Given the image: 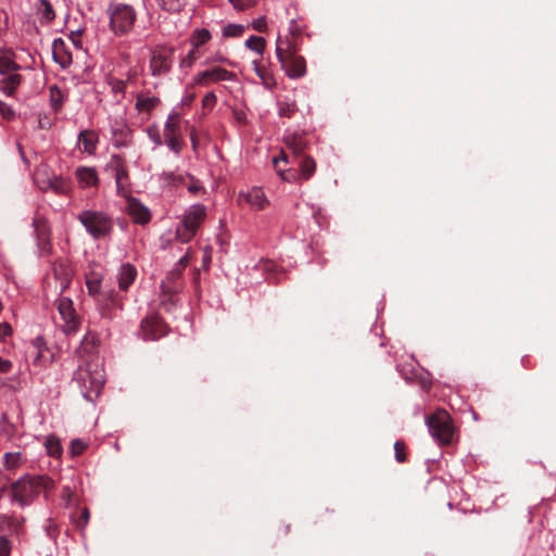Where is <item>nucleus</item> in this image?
<instances>
[{"instance_id":"nucleus-37","label":"nucleus","mask_w":556,"mask_h":556,"mask_svg":"<svg viewBox=\"0 0 556 556\" xmlns=\"http://www.w3.org/2000/svg\"><path fill=\"white\" fill-rule=\"evenodd\" d=\"M37 9L47 22H51L54 20L55 13L53 11L51 3L48 0H39Z\"/></svg>"},{"instance_id":"nucleus-12","label":"nucleus","mask_w":556,"mask_h":556,"mask_svg":"<svg viewBox=\"0 0 556 556\" xmlns=\"http://www.w3.org/2000/svg\"><path fill=\"white\" fill-rule=\"evenodd\" d=\"M99 345L100 340L97 333L87 332L80 342V345L76 350V355L80 363L84 361L100 359L99 357Z\"/></svg>"},{"instance_id":"nucleus-14","label":"nucleus","mask_w":556,"mask_h":556,"mask_svg":"<svg viewBox=\"0 0 556 556\" xmlns=\"http://www.w3.org/2000/svg\"><path fill=\"white\" fill-rule=\"evenodd\" d=\"M287 149L291 152V161L304 156L308 141L304 134H291L285 138Z\"/></svg>"},{"instance_id":"nucleus-19","label":"nucleus","mask_w":556,"mask_h":556,"mask_svg":"<svg viewBox=\"0 0 556 556\" xmlns=\"http://www.w3.org/2000/svg\"><path fill=\"white\" fill-rule=\"evenodd\" d=\"M280 162H285V163H290L291 162L292 163V161L290 160L289 154L287 152H285V151L281 152V155L279 157H274L273 159L274 167L276 168L277 174L280 176V178L282 180L291 182V181H295L299 178H301V175H300V173L296 169H293V168L281 169V168H279V163Z\"/></svg>"},{"instance_id":"nucleus-16","label":"nucleus","mask_w":556,"mask_h":556,"mask_svg":"<svg viewBox=\"0 0 556 556\" xmlns=\"http://www.w3.org/2000/svg\"><path fill=\"white\" fill-rule=\"evenodd\" d=\"M127 212L137 224H147L151 218L148 207L135 198L127 201Z\"/></svg>"},{"instance_id":"nucleus-49","label":"nucleus","mask_w":556,"mask_h":556,"mask_svg":"<svg viewBox=\"0 0 556 556\" xmlns=\"http://www.w3.org/2000/svg\"><path fill=\"white\" fill-rule=\"evenodd\" d=\"M90 519V513L87 508H84L80 513V516L76 520V525L79 529H84Z\"/></svg>"},{"instance_id":"nucleus-25","label":"nucleus","mask_w":556,"mask_h":556,"mask_svg":"<svg viewBox=\"0 0 556 556\" xmlns=\"http://www.w3.org/2000/svg\"><path fill=\"white\" fill-rule=\"evenodd\" d=\"M110 165L115 172V179L117 185H121L123 180L127 179L128 172L123 157L119 155H113Z\"/></svg>"},{"instance_id":"nucleus-17","label":"nucleus","mask_w":556,"mask_h":556,"mask_svg":"<svg viewBox=\"0 0 556 556\" xmlns=\"http://www.w3.org/2000/svg\"><path fill=\"white\" fill-rule=\"evenodd\" d=\"M182 288L181 274L179 269H172L162 281L161 289L164 294H177Z\"/></svg>"},{"instance_id":"nucleus-24","label":"nucleus","mask_w":556,"mask_h":556,"mask_svg":"<svg viewBox=\"0 0 556 556\" xmlns=\"http://www.w3.org/2000/svg\"><path fill=\"white\" fill-rule=\"evenodd\" d=\"M245 201L257 210H263L268 204V201L260 188H254L245 194H240Z\"/></svg>"},{"instance_id":"nucleus-7","label":"nucleus","mask_w":556,"mask_h":556,"mask_svg":"<svg viewBox=\"0 0 556 556\" xmlns=\"http://www.w3.org/2000/svg\"><path fill=\"white\" fill-rule=\"evenodd\" d=\"M431 435L441 444L452 442L454 427L450 415L445 410H438L427 419Z\"/></svg>"},{"instance_id":"nucleus-22","label":"nucleus","mask_w":556,"mask_h":556,"mask_svg":"<svg viewBox=\"0 0 556 556\" xmlns=\"http://www.w3.org/2000/svg\"><path fill=\"white\" fill-rule=\"evenodd\" d=\"M160 99L154 96H149L147 92H140L136 97V109L139 112L150 113L153 109H155L160 104Z\"/></svg>"},{"instance_id":"nucleus-29","label":"nucleus","mask_w":556,"mask_h":556,"mask_svg":"<svg viewBox=\"0 0 556 556\" xmlns=\"http://www.w3.org/2000/svg\"><path fill=\"white\" fill-rule=\"evenodd\" d=\"M212 38L210 30L205 28L195 29L191 36V45L194 49H199Z\"/></svg>"},{"instance_id":"nucleus-10","label":"nucleus","mask_w":556,"mask_h":556,"mask_svg":"<svg viewBox=\"0 0 556 556\" xmlns=\"http://www.w3.org/2000/svg\"><path fill=\"white\" fill-rule=\"evenodd\" d=\"M140 332L144 340H157L167 333V326L160 316L151 315L141 321Z\"/></svg>"},{"instance_id":"nucleus-63","label":"nucleus","mask_w":556,"mask_h":556,"mask_svg":"<svg viewBox=\"0 0 556 556\" xmlns=\"http://www.w3.org/2000/svg\"><path fill=\"white\" fill-rule=\"evenodd\" d=\"M170 177L173 178V182H174V184H177V185H179V184H185V178H184V177H181V176H177V177H175V176L172 174V175H170Z\"/></svg>"},{"instance_id":"nucleus-34","label":"nucleus","mask_w":556,"mask_h":556,"mask_svg":"<svg viewBox=\"0 0 556 556\" xmlns=\"http://www.w3.org/2000/svg\"><path fill=\"white\" fill-rule=\"evenodd\" d=\"M86 286L89 294L97 295L98 299H101L102 293L105 289L101 287V279L97 276L89 277L86 281Z\"/></svg>"},{"instance_id":"nucleus-4","label":"nucleus","mask_w":556,"mask_h":556,"mask_svg":"<svg viewBox=\"0 0 556 556\" xmlns=\"http://www.w3.org/2000/svg\"><path fill=\"white\" fill-rule=\"evenodd\" d=\"M77 219L94 240L106 239L113 231V219L102 211L85 210L77 215Z\"/></svg>"},{"instance_id":"nucleus-11","label":"nucleus","mask_w":556,"mask_h":556,"mask_svg":"<svg viewBox=\"0 0 556 556\" xmlns=\"http://www.w3.org/2000/svg\"><path fill=\"white\" fill-rule=\"evenodd\" d=\"M101 316L106 319L115 317V309H123V298L113 289L104 290L101 299H98Z\"/></svg>"},{"instance_id":"nucleus-1","label":"nucleus","mask_w":556,"mask_h":556,"mask_svg":"<svg viewBox=\"0 0 556 556\" xmlns=\"http://www.w3.org/2000/svg\"><path fill=\"white\" fill-rule=\"evenodd\" d=\"M301 45V28L292 21L288 35L277 38L276 54L288 77L293 79L306 74V61L299 54Z\"/></svg>"},{"instance_id":"nucleus-18","label":"nucleus","mask_w":556,"mask_h":556,"mask_svg":"<svg viewBox=\"0 0 556 556\" xmlns=\"http://www.w3.org/2000/svg\"><path fill=\"white\" fill-rule=\"evenodd\" d=\"M52 271L56 280L60 282L61 290L68 287L72 279V268L67 261L58 260L53 263Z\"/></svg>"},{"instance_id":"nucleus-43","label":"nucleus","mask_w":556,"mask_h":556,"mask_svg":"<svg viewBox=\"0 0 556 556\" xmlns=\"http://www.w3.org/2000/svg\"><path fill=\"white\" fill-rule=\"evenodd\" d=\"M16 64L8 58H0V74L10 75L15 70Z\"/></svg>"},{"instance_id":"nucleus-61","label":"nucleus","mask_w":556,"mask_h":556,"mask_svg":"<svg viewBox=\"0 0 556 556\" xmlns=\"http://www.w3.org/2000/svg\"><path fill=\"white\" fill-rule=\"evenodd\" d=\"M149 136L152 139V141L155 143V146L162 144L161 136L156 131L149 129Z\"/></svg>"},{"instance_id":"nucleus-15","label":"nucleus","mask_w":556,"mask_h":556,"mask_svg":"<svg viewBox=\"0 0 556 556\" xmlns=\"http://www.w3.org/2000/svg\"><path fill=\"white\" fill-rule=\"evenodd\" d=\"M236 75L232 72H229L223 67L216 66L211 70H206L204 72L199 73L198 83L206 84L208 81H223V80H233Z\"/></svg>"},{"instance_id":"nucleus-20","label":"nucleus","mask_w":556,"mask_h":556,"mask_svg":"<svg viewBox=\"0 0 556 556\" xmlns=\"http://www.w3.org/2000/svg\"><path fill=\"white\" fill-rule=\"evenodd\" d=\"M136 277L137 270L135 266L129 263L122 265L117 277L119 289L122 291H127L129 286L135 281Z\"/></svg>"},{"instance_id":"nucleus-42","label":"nucleus","mask_w":556,"mask_h":556,"mask_svg":"<svg viewBox=\"0 0 556 556\" xmlns=\"http://www.w3.org/2000/svg\"><path fill=\"white\" fill-rule=\"evenodd\" d=\"M406 446L403 441H396L394 443V453H395V459L399 463H405L406 462V453H405Z\"/></svg>"},{"instance_id":"nucleus-26","label":"nucleus","mask_w":556,"mask_h":556,"mask_svg":"<svg viewBox=\"0 0 556 556\" xmlns=\"http://www.w3.org/2000/svg\"><path fill=\"white\" fill-rule=\"evenodd\" d=\"M21 79H22V77L18 74H10V75H8L1 81V90L7 96H13L14 91L16 90L18 85L21 84Z\"/></svg>"},{"instance_id":"nucleus-45","label":"nucleus","mask_w":556,"mask_h":556,"mask_svg":"<svg viewBox=\"0 0 556 556\" xmlns=\"http://www.w3.org/2000/svg\"><path fill=\"white\" fill-rule=\"evenodd\" d=\"M87 448V444L81 440H73L71 443V453L73 456L80 455Z\"/></svg>"},{"instance_id":"nucleus-6","label":"nucleus","mask_w":556,"mask_h":556,"mask_svg":"<svg viewBox=\"0 0 556 556\" xmlns=\"http://www.w3.org/2000/svg\"><path fill=\"white\" fill-rule=\"evenodd\" d=\"M205 217L206 210L204 205L194 204L190 206L184 214L182 219L176 229L177 240L182 243L191 241Z\"/></svg>"},{"instance_id":"nucleus-38","label":"nucleus","mask_w":556,"mask_h":556,"mask_svg":"<svg viewBox=\"0 0 556 556\" xmlns=\"http://www.w3.org/2000/svg\"><path fill=\"white\" fill-rule=\"evenodd\" d=\"M160 8L167 12H178L182 7V0H155Z\"/></svg>"},{"instance_id":"nucleus-53","label":"nucleus","mask_w":556,"mask_h":556,"mask_svg":"<svg viewBox=\"0 0 556 556\" xmlns=\"http://www.w3.org/2000/svg\"><path fill=\"white\" fill-rule=\"evenodd\" d=\"M217 98L214 92H208L203 98V106L212 109L216 104Z\"/></svg>"},{"instance_id":"nucleus-33","label":"nucleus","mask_w":556,"mask_h":556,"mask_svg":"<svg viewBox=\"0 0 556 556\" xmlns=\"http://www.w3.org/2000/svg\"><path fill=\"white\" fill-rule=\"evenodd\" d=\"M45 446L49 456L59 458L62 455L61 443L55 437H48Z\"/></svg>"},{"instance_id":"nucleus-28","label":"nucleus","mask_w":556,"mask_h":556,"mask_svg":"<svg viewBox=\"0 0 556 556\" xmlns=\"http://www.w3.org/2000/svg\"><path fill=\"white\" fill-rule=\"evenodd\" d=\"M76 174L79 181L86 187L93 186L98 181L97 173L93 168L81 167L77 169Z\"/></svg>"},{"instance_id":"nucleus-36","label":"nucleus","mask_w":556,"mask_h":556,"mask_svg":"<svg viewBox=\"0 0 556 556\" xmlns=\"http://www.w3.org/2000/svg\"><path fill=\"white\" fill-rule=\"evenodd\" d=\"M265 45H266L265 39L263 37H257V36H251L245 41V47L248 49L253 50V51L257 52L261 55L264 52Z\"/></svg>"},{"instance_id":"nucleus-56","label":"nucleus","mask_w":556,"mask_h":556,"mask_svg":"<svg viewBox=\"0 0 556 556\" xmlns=\"http://www.w3.org/2000/svg\"><path fill=\"white\" fill-rule=\"evenodd\" d=\"M12 327L8 323L0 324V340H4L5 337L10 336Z\"/></svg>"},{"instance_id":"nucleus-2","label":"nucleus","mask_w":556,"mask_h":556,"mask_svg":"<svg viewBox=\"0 0 556 556\" xmlns=\"http://www.w3.org/2000/svg\"><path fill=\"white\" fill-rule=\"evenodd\" d=\"M54 489V481L46 476H25L14 481L11 484L12 501L17 503L21 507L30 505L39 494L43 493L45 496Z\"/></svg>"},{"instance_id":"nucleus-41","label":"nucleus","mask_w":556,"mask_h":556,"mask_svg":"<svg viewBox=\"0 0 556 556\" xmlns=\"http://www.w3.org/2000/svg\"><path fill=\"white\" fill-rule=\"evenodd\" d=\"M165 142L168 146V148L176 154H178L182 150L184 143L180 139V136L165 137Z\"/></svg>"},{"instance_id":"nucleus-5","label":"nucleus","mask_w":556,"mask_h":556,"mask_svg":"<svg viewBox=\"0 0 556 556\" xmlns=\"http://www.w3.org/2000/svg\"><path fill=\"white\" fill-rule=\"evenodd\" d=\"M108 14L110 28L117 36L128 34L132 29L137 16L131 5L119 2L110 4Z\"/></svg>"},{"instance_id":"nucleus-59","label":"nucleus","mask_w":556,"mask_h":556,"mask_svg":"<svg viewBox=\"0 0 556 556\" xmlns=\"http://www.w3.org/2000/svg\"><path fill=\"white\" fill-rule=\"evenodd\" d=\"M253 65L255 67V72H256L257 76L260 78H262L263 80H265L266 79V71H265V68L263 66H261V64L257 61H254Z\"/></svg>"},{"instance_id":"nucleus-62","label":"nucleus","mask_w":556,"mask_h":556,"mask_svg":"<svg viewBox=\"0 0 556 556\" xmlns=\"http://www.w3.org/2000/svg\"><path fill=\"white\" fill-rule=\"evenodd\" d=\"M201 189L202 187L198 182H192L188 186V190L192 194H197Z\"/></svg>"},{"instance_id":"nucleus-58","label":"nucleus","mask_w":556,"mask_h":556,"mask_svg":"<svg viewBox=\"0 0 556 556\" xmlns=\"http://www.w3.org/2000/svg\"><path fill=\"white\" fill-rule=\"evenodd\" d=\"M189 264V257L188 255H184L179 262L175 265L174 269H179L180 274L182 275V271L184 269L187 267V265Z\"/></svg>"},{"instance_id":"nucleus-8","label":"nucleus","mask_w":556,"mask_h":556,"mask_svg":"<svg viewBox=\"0 0 556 556\" xmlns=\"http://www.w3.org/2000/svg\"><path fill=\"white\" fill-rule=\"evenodd\" d=\"M174 52L175 49L172 47H161L153 51L149 65L152 76L160 77L169 73Z\"/></svg>"},{"instance_id":"nucleus-54","label":"nucleus","mask_w":556,"mask_h":556,"mask_svg":"<svg viewBox=\"0 0 556 556\" xmlns=\"http://www.w3.org/2000/svg\"><path fill=\"white\" fill-rule=\"evenodd\" d=\"M10 551L11 547L9 541L5 538L0 536V556H10Z\"/></svg>"},{"instance_id":"nucleus-13","label":"nucleus","mask_w":556,"mask_h":556,"mask_svg":"<svg viewBox=\"0 0 556 556\" xmlns=\"http://www.w3.org/2000/svg\"><path fill=\"white\" fill-rule=\"evenodd\" d=\"M35 233L37 238V244L41 255H48L51 252L50 243V226L43 217H36L34 219Z\"/></svg>"},{"instance_id":"nucleus-60","label":"nucleus","mask_w":556,"mask_h":556,"mask_svg":"<svg viewBox=\"0 0 556 556\" xmlns=\"http://www.w3.org/2000/svg\"><path fill=\"white\" fill-rule=\"evenodd\" d=\"M12 368V363L8 359H3L0 356V372H9Z\"/></svg>"},{"instance_id":"nucleus-48","label":"nucleus","mask_w":556,"mask_h":556,"mask_svg":"<svg viewBox=\"0 0 556 556\" xmlns=\"http://www.w3.org/2000/svg\"><path fill=\"white\" fill-rule=\"evenodd\" d=\"M110 85H111L112 91L114 93H124L125 92L126 84L124 80H121L117 78H112L110 80Z\"/></svg>"},{"instance_id":"nucleus-40","label":"nucleus","mask_w":556,"mask_h":556,"mask_svg":"<svg viewBox=\"0 0 556 556\" xmlns=\"http://www.w3.org/2000/svg\"><path fill=\"white\" fill-rule=\"evenodd\" d=\"M79 141L83 142L84 148L87 152H91L96 148V140L93 139V134L87 130H84L79 134Z\"/></svg>"},{"instance_id":"nucleus-47","label":"nucleus","mask_w":556,"mask_h":556,"mask_svg":"<svg viewBox=\"0 0 556 556\" xmlns=\"http://www.w3.org/2000/svg\"><path fill=\"white\" fill-rule=\"evenodd\" d=\"M197 49H192L182 60L180 63L181 67H190L192 64L198 60Z\"/></svg>"},{"instance_id":"nucleus-9","label":"nucleus","mask_w":556,"mask_h":556,"mask_svg":"<svg viewBox=\"0 0 556 556\" xmlns=\"http://www.w3.org/2000/svg\"><path fill=\"white\" fill-rule=\"evenodd\" d=\"M58 311L64 321L63 330L66 334H74L80 327V317L76 314L73 302L68 298H60Z\"/></svg>"},{"instance_id":"nucleus-32","label":"nucleus","mask_w":556,"mask_h":556,"mask_svg":"<svg viewBox=\"0 0 556 556\" xmlns=\"http://www.w3.org/2000/svg\"><path fill=\"white\" fill-rule=\"evenodd\" d=\"M3 465L8 470H14L18 468L22 463V454L20 452H9L3 455Z\"/></svg>"},{"instance_id":"nucleus-51","label":"nucleus","mask_w":556,"mask_h":556,"mask_svg":"<svg viewBox=\"0 0 556 556\" xmlns=\"http://www.w3.org/2000/svg\"><path fill=\"white\" fill-rule=\"evenodd\" d=\"M4 521L9 529L14 532H18V530L22 528V521L17 520L15 517H5Z\"/></svg>"},{"instance_id":"nucleus-39","label":"nucleus","mask_w":556,"mask_h":556,"mask_svg":"<svg viewBox=\"0 0 556 556\" xmlns=\"http://www.w3.org/2000/svg\"><path fill=\"white\" fill-rule=\"evenodd\" d=\"M244 26L239 24H229L223 28V36L227 37H241L244 33Z\"/></svg>"},{"instance_id":"nucleus-57","label":"nucleus","mask_w":556,"mask_h":556,"mask_svg":"<svg viewBox=\"0 0 556 556\" xmlns=\"http://www.w3.org/2000/svg\"><path fill=\"white\" fill-rule=\"evenodd\" d=\"M73 495H74V493H73L72 489L68 485L63 486V489H62V498H63V501L66 502V504L71 503V501L73 498Z\"/></svg>"},{"instance_id":"nucleus-46","label":"nucleus","mask_w":556,"mask_h":556,"mask_svg":"<svg viewBox=\"0 0 556 556\" xmlns=\"http://www.w3.org/2000/svg\"><path fill=\"white\" fill-rule=\"evenodd\" d=\"M295 111L296 105L294 103H281L279 108V114L286 117H291Z\"/></svg>"},{"instance_id":"nucleus-30","label":"nucleus","mask_w":556,"mask_h":556,"mask_svg":"<svg viewBox=\"0 0 556 556\" xmlns=\"http://www.w3.org/2000/svg\"><path fill=\"white\" fill-rule=\"evenodd\" d=\"M53 174H49L46 167L39 168L35 173V182L41 190H49L51 186V176Z\"/></svg>"},{"instance_id":"nucleus-50","label":"nucleus","mask_w":556,"mask_h":556,"mask_svg":"<svg viewBox=\"0 0 556 556\" xmlns=\"http://www.w3.org/2000/svg\"><path fill=\"white\" fill-rule=\"evenodd\" d=\"M235 9L243 11L253 5L254 0H229Z\"/></svg>"},{"instance_id":"nucleus-64","label":"nucleus","mask_w":556,"mask_h":556,"mask_svg":"<svg viewBox=\"0 0 556 556\" xmlns=\"http://www.w3.org/2000/svg\"><path fill=\"white\" fill-rule=\"evenodd\" d=\"M190 138H191L192 146L195 149V147H197V137H195V131L194 130L191 131Z\"/></svg>"},{"instance_id":"nucleus-55","label":"nucleus","mask_w":556,"mask_h":556,"mask_svg":"<svg viewBox=\"0 0 556 556\" xmlns=\"http://www.w3.org/2000/svg\"><path fill=\"white\" fill-rule=\"evenodd\" d=\"M81 34H83V30L81 29H78L76 31H71L70 34V38L72 40V42L76 46V47H80V43H81Z\"/></svg>"},{"instance_id":"nucleus-44","label":"nucleus","mask_w":556,"mask_h":556,"mask_svg":"<svg viewBox=\"0 0 556 556\" xmlns=\"http://www.w3.org/2000/svg\"><path fill=\"white\" fill-rule=\"evenodd\" d=\"M0 114L5 121L15 118V111L5 102L0 100Z\"/></svg>"},{"instance_id":"nucleus-52","label":"nucleus","mask_w":556,"mask_h":556,"mask_svg":"<svg viewBox=\"0 0 556 556\" xmlns=\"http://www.w3.org/2000/svg\"><path fill=\"white\" fill-rule=\"evenodd\" d=\"M253 28L258 33H265L267 30V23L265 17H258L252 24Z\"/></svg>"},{"instance_id":"nucleus-3","label":"nucleus","mask_w":556,"mask_h":556,"mask_svg":"<svg viewBox=\"0 0 556 556\" xmlns=\"http://www.w3.org/2000/svg\"><path fill=\"white\" fill-rule=\"evenodd\" d=\"M73 380L88 401L96 400L104 386V370L101 359L84 361L74 372Z\"/></svg>"},{"instance_id":"nucleus-31","label":"nucleus","mask_w":556,"mask_h":556,"mask_svg":"<svg viewBox=\"0 0 556 556\" xmlns=\"http://www.w3.org/2000/svg\"><path fill=\"white\" fill-rule=\"evenodd\" d=\"M180 136L179 134V117L176 114L169 115L164 127V138L165 137H176Z\"/></svg>"},{"instance_id":"nucleus-27","label":"nucleus","mask_w":556,"mask_h":556,"mask_svg":"<svg viewBox=\"0 0 556 556\" xmlns=\"http://www.w3.org/2000/svg\"><path fill=\"white\" fill-rule=\"evenodd\" d=\"M51 186L50 190L54 191L58 194H65L71 190V181L62 176L52 175L51 176Z\"/></svg>"},{"instance_id":"nucleus-23","label":"nucleus","mask_w":556,"mask_h":556,"mask_svg":"<svg viewBox=\"0 0 556 556\" xmlns=\"http://www.w3.org/2000/svg\"><path fill=\"white\" fill-rule=\"evenodd\" d=\"M293 164H298L300 167L301 178L304 180L309 179L316 170V162L308 155L298 157L292 161Z\"/></svg>"},{"instance_id":"nucleus-21","label":"nucleus","mask_w":556,"mask_h":556,"mask_svg":"<svg viewBox=\"0 0 556 556\" xmlns=\"http://www.w3.org/2000/svg\"><path fill=\"white\" fill-rule=\"evenodd\" d=\"M53 58L56 63L62 67H66L72 62V55L65 49V42L63 39L58 38L52 43Z\"/></svg>"},{"instance_id":"nucleus-35","label":"nucleus","mask_w":556,"mask_h":556,"mask_svg":"<svg viewBox=\"0 0 556 556\" xmlns=\"http://www.w3.org/2000/svg\"><path fill=\"white\" fill-rule=\"evenodd\" d=\"M50 91V101L53 110L58 111L64 101L63 91L56 86L53 85L49 88Z\"/></svg>"}]
</instances>
